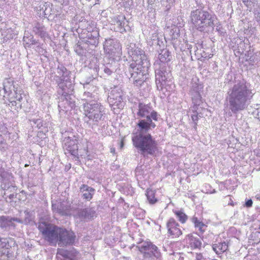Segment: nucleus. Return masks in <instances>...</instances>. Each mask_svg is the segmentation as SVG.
Listing matches in <instances>:
<instances>
[{"mask_svg": "<svg viewBox=\"0 0 260 260\" xmlns=\"http://www.w3.org/2000/svg\"><path fill=\"white\" fill-rule=\"evenodd\" d=\"M57 260H71L70 258H57Z\"/></svg>", "mask_w": 260, "mask_h": 260, "instance_id": "nucleus-48", "label": "nucleus"}, {"mask_svg": "<svg viewBox=\"0 0 260 260\" xmlns=\"http://www.w3.org/2000/svg\"><path fill=\"white\" fill-rule=\"evenodd\" d=\"M146 252H149L150 256L144 257V258L149 260H161V253L156 246L155 249L147 250Z\"/></svg>", "mask_w": 260, "mask_h": 260, "instance_id": "nucleus-24", "label": "nucleus"}, {"mask_svg": "<svg viewBox=\"0 0 260 260\" xmlns=\"http://www.w3.org/2000/svg\"><path fill=\"white\" fill-rule=\"evenodd\" d=\"M21 223L27 224L32 219V215L27 210L19 212Z\"/></svg>", "mask_w": 260, "mask_h": 260, "instance_id": "nucleus-23", "label": "nucleus"}, {"mask_svg": "<svg viewBox=\"0 0 260 260\" xmlns=\"http://www.w3.org/2000/svg\"><path fill=\"white\" fill-rule=\"evenodd\" d=\"M254 117L257 118L260 121V105L257 108L255 109L252 112Z\"/></svg>", "mask_w": 260, "mask_h": 260, "instance_id": "nucleus-38", "label": "nucleus"}, {"mask_svg": "<svg viewBox=\"0 0 260 260\" xmlns=\"http://www.w3.org/2000/svg\"><path fill=\"white\" fill-rule=\"evenodd\" d=\"M171 33H172V38H176L179 34V29L178 27H177L176 26H174V27L171 30Z\"/></svg>", "mask_w": 260, "mask_h": 260, "instance_id": "nucleus-39", "label": "nucleus"}, {"mask_svg": "<svg viewBox=\"0 0 260 260\" xmlns=\"http://www.w3.org/2000/svg\"><path fill=\"white\" fill-rule=\"evenodd\" d=\"M244 4L248 8L251 9L257 4L258 0H242Z\"/></svg>", "mask_w": 260, "mask_h": 260, "instance_id": "nucleus-36", "label": "nucleus"}, {"mask_svg": "<svg viewBox=\"0 0 260 260\" xmlns=\"http://www.w3.org/2000/svg\"><path fill=\"white\" fill-rule=\"evenodd\" d=\"M75 239L76 235L73 231L61 228L57 244L59 247L72 245Z\"/></svg>", "mask_w": 260, "mask_h": 260, "instance_id": "nucleus-9", "label": "nucleus"}, {"mask_svg": "<svg viewBox=\"0 0 260 260\" xmlns=\"http://www.w3.org/2000/svg\"><path fill=\"white\" fill-rule=\"evenodd\" d=\"M157 45H159L160 47H161V46H164V44L163 43V42L161 41L160 42L159 40H158V39H157V40H156V43Z\"/></svg>", "mask_w": 260, "mask_h": 260, "instance_id": "nucleus-46", "label": "nucleus"}, {"mask_svg": "<svg viewBox=\"0 0 260 260\" xmlns=\"http://www.w3.org/2000/svg\"><path fill=\"white\" fill-rule=\"evenodd\" d=\"M129 54L133 62L131 63L129 71L131 73L130 80L137 86H140L147 78L148 69L149 66L144 51L135 44L131 45L128 48Z\"/></svg>", "mask_w": 260, "mask_h": 260, "instance_id": "nucleus-2", "label": "nucleus"}, {"mask_svg": "<svg viewBox=\"0 0 260 260\" xmlns=\"http://www.w3.org/2000/svg\"><path fill=\"white\" fill-rule=\"evenodd\" d=\"M132 141L138 153L144 157L153 155L157 150V143L150 134L136 132L133 134Z\"/></svg>", "mask_w": 260, "mask_h": 260, "instance_id": "nucleus-3", "label": "nucleus"}, {"mask_svg": "<svg viewBox=\"0 0 260 260\" xmlns=\"http://www.w3.org/2000/svg\"><path fill=\"white\" fill-rule=\"evenodd\" d=\"M156 0H147V3L149 5H152L154 4Z\"/></svg>", "mask_w": 260, "mask_h": 260, "instance_id": "nucleus-47", "label": "nucleus"}, {"mask_svg": "<svg viewBox=\"0 0 260 260\" xmlns=\"http://www.w3.org/2000/svg\"><path fill=\"white\" fill-rule=\"evenodd\" d=\"M152 118H148L143 119H139L137 123L138 129L136 132L142 133H147L150 129L154 128L155 124L152 121Z\"/></svg>", "mask_w": 260, "mask_h": 260, "instance_id": "nucleus-15", "label": "nucleus"}, {"mask_svg": "<svg viewBox=\"0 0 260 260\" xmlns=\"http://www.w3.org/2000/svg\"><path fill=\"white\" fill-rule=\"evenodd\" d=\"M104 71L105 73H106V74H107L109 76L111 75L112 73V71L107 67H105L104 68Z\"/></svg>", "mask_w": 260, "mask_h": 260, "instance_id": "nucleus-43", "label": "nucleus"}, {"mask_svg": "<svg viewBox=\"0 0 260 260\" xmlns=\"http://www.w3.org/2000/svg\"><path fill=\"white\" fill-rule=\"evenodd\" d=\"M123 143L122 141H121L120 142V147L122 148L123 147Z\"/></svg>", "mask_w": 260, "mask_h": 260, "instance_id": "nucleus-50", "label": "nucleus"}, {"mask_svg": "<svg viewBox=\"0 0 260 260\" xmlns=\"http://www.w3.org/2000/svg\"><path fill=\"white\" fill-rule=\"evenodd\" d=\"M155 79L156 84L160 83L161 85L170 77V72L167 70L166 64H160L158 61L154 63Z\"/></svg>", "mask_w": 260, "mask_h": 260, "instance_id": "nucleus-8", "label": "nucleus"}, {"mask_svg": "<svg viewBox=\"0 0 260 260\" xmlns=\"http://www.w3.org/2000/svg\"><path fill=\"white\" fill-rule=\"evenodd\" d=\"M94 191V189L85 184L82 185L80 188L82 197L87 201L92 199Z\"/></svg>", "mask_w": 260, "mask_h": 260, "instance_id": "nucleus-20", "label": "nucleus"}, {"mask_svg": "<svg viewBox=\"0 0 260 260\" xmlns=\"http://www.w3.org/2000/svg\"><path fill=\"white\" fill-rule=\"evenodd\" d=\"M12 243H13V244H15L14 241L12 238L8 239L7 238H0V248L8 249L9 247L10 246L9 244Z\"/></svg>", "mask_w": 260, "mask_h": 260, "instance_id": "nucleus-30", "label": "nucleus"}, {"mask_svg": "<svg viewBox=\"0 0 260 260\" xmlns=\"http://www.w3.org/2000/svg\"><path fill=\"white\" fill-rule=\"evenodd\" d=\"M85 115L94 122L104 119L105 108L99 103L92 101L83 104Z\"/></svg>", "mask_w": 260, "mask_h": 260, "instance_id": "nucleus-6", "label": "nucleus"}, {"mask_svg": "<svg viewBox=\"0 0 260 260\" xmlns=\"http://www.w3.org/2000/svg\"><path fill=\"white\" fill-rule=\"evenodd\" d=\"M125 24V17H122V20L119 19L116 21V25H117V30L120 32L125 31V28L124 27Z\"/></svg>", "mask_w": 260, "mask_h": 260, "instance_id": "nucleus-33", "label": "nucleus"}, {"mask_svg": "<svg viewBox=\"0 0 260 260\" xmlns=\"http://www.w3.org/2000/svg\"><path fill=\"white\" fill-rule=\"evenodd\" d=\"M108 99L110 103L117 106L118 108L123 106L122 93L121 91L113 90L108 96Z\"/></svg>", "mask_w": 260, "mask_h": 260, "instance_id": "nucleus-17", "label": "nucleus"}, {"mask_svg": "<svg viewBox=\"0 0 260 260\" xmlns=\"http://www.w3.org/2000/svg\"><path fill=\"white\" fill-rule=\"evenodd\" d=\"M253 202L251 199L247 200L245 203L244 206L246 207L249 208L251 207L252 205Z\"/></svg>", "mask_w": 260, "mask_h": 260, "instance_id": "nucleus-42", "label": "nucleus"}, {"mask_svg": "<svg viewBox=\"0 0 260 260\" xmlns=\"http://www.w3.org/2000/svg\"><path fill=\"white\" fill-rule=\"evenodd\" d=\"M20 195L19 194H17V193H12V194H11L9 196V199L10 200L9 201V202L10 203H12V201H13V199H19V197L18 196H19ZM7 202H8V201H7Z\"/></svg>", "mask_w": 260, "mask_h": 260, "instance_id": "nucleus-41", "label": "nucleus"}, {"mask_svg": "<svg viewBox=\"0 0 260 260\" xmlns=\"http://www.w3.org/2000/svg\"><path fill=\"white\" fill-rule=\"evenodd\" d=\"M69 153H70L72 155L75 157H77L78 155V145L76 144V148H74L73 146L71 147H68V149H66Z\"/></svg>", "mask_w": 260, "mask_h": 260, "instance_id": "nucleus-37", "label": "nucleus"}, {"mask_svg": "<svg viewBox=\"0 0 260 260\" xmlns=\"http://www.w3.org/2000/svg\"><path fill=\"white\" fill-rule=\"evenodd\" d=\"M115 149L114 148H111V152L114 153L115 152Z\"/></svg>", "mask_w": 260, "mask_h": 260, "instance_id": "nucleus-49", "label": "nucleus"}, {"mask_svg": "<svg viewBox=\"0 0 260 260\" xmlns=\"http://www.w3.org/2000/svg\"><path fill=\"white\" fill-rule=\"evenodd\" d=\"M14 82L13 79L11 78H7L4 80V98L8 101L9 105L14 107L15 109L17 110L22 107V91L14 85Z\"/></svg>", "mask_w": 260, "mask_h": 260, "instance_id": "nucleus-5", "label": "nucleus"}, {"mask_svg": "<svg viewBox=\"0 0 260 260\" xmlns=\"http://www.w3.org/2000/svg\"><path fill=\"white\" fill-rule=\"evenodd\" d=\"M190 17L193 27L200 31H207L213 28L217 20L215 15L200 9L191 11Z\"/></svg>", "mask_w": 260, "mask_h": 260, "instance_id": "nucleus-4", "label": "nucleus"}, {"mask_svg": "<svg viewBox=\"0 0 260 260\" xmlns=\"http://www.w3.org/2000/svg\"><path fill=\"white\" fill-rule=\"evenodd\" d=\"M226 99L229 108L233 113L244 110L250 102L254 94L250 85L243 80L235 82L227 93Z\"/></svg>", "mask_w": 260, "mask_h": 260, "instance_id": "nucleus-1", "label": "nucleus"}, {"mask_svg": "<svg viewBox=\"0 0 260 260\" xmlns=\"http://www.w3.org/2000/svg\"><path fill=\"white\" fill-rule=\"evenodd\" d=\"M95 216V212L91 208L79 209L77 210L76 216L81 220L91 219Z\"/></svg>", "mask_w": 260, "mask_h": 260, "instance_id": "nucleus-19", "label": "nucleus"}, {"mask_svg": "<svg viewBox=\"0 0 260 260\" xmlns=\"http://www.w3.org/2000/svg\"><path fill=\"white\" fill-rule=\"evenodd\" d=\"M137 115L140 118H152L154 121L157 120V113L154 111H152V108L148 104L139 103Z\"/></svg>", "mask_w": 260, "mask_h": 260, "instance_id": "nucleus-11", "label": "nucleus"}, {"mask_svg": "<svg viewBox=\"0 0 260 260\" xmlns=\"http://www.w3.org/2000/svg\"><path fill=\"white\" fill-rule=\"evenodd\" d=\"M178 220L182 223L186 222L187 219V216L181 211H176L174 212Z\"/></svg>", "mask_w": 260, "mask_h": 260, "instance_id": "nucleus-35", "label": "nucleus"}, {"mask_svg": "<svg viewBox=\"0 0 260 260\" xmlns=\"http://www.w3.org/2000/svg\"><path fill=\"white\" fill-rule=\"evenodd\" d=\"M78 143V141L71 137H66L63 140V145L64 148L68 149V147H71L73 146L76 148V144Z\"/></svg>", "mask_w": 260, "mask_h": 260, "instance_id": "nucleus-26", "label": "nucleus"}, {"mask_svg": "<svg viewBox=\"0 0 260 260\" xmlns=\"http://www.w3.org/2000/svg\"><path fill=\"white\" fill-rule=\"evenodd\" d=\"M12 224V220L9 218L4 216H0V228L3 229H6Z\"/></svg>", "mask_w": 260, "mask_h": 260, "instance_id": "nucleus-29", "label": "nucleus"}, {"mask_svg": "<svg viewBox=\"0 0 260 260\" xmlns=\"http://www.w3.org/2000/svg\"><path fill=\"white\" fill-rule=\"evenodd\" d=\"M168 234L173 238L179 237L182 234L180 225L174 218H170L167 222Z\"/></svg>", "mask_w": 260, "mask_h": 260, "instance_id": "nucleus-13", "label": "nucleus"}, {"mask_svg": "<svg viewBox=\"0 0 260 260\" xmlns=\"http://www.w3.org/2000/svg\"><path fill=\"white\" fill-rule=\"evenodd\" d=\"M53 212L61 215H67L69 214V206L65 202L55 201L52 203Z\"/></svg>", "mask_w": 260, "mask_h": 260, "instance_id": "nucleus-16", "label": "nucleus"}, {"mask_svg": "<svg viewBox=\"0 0 260 260\" xmlns=\"http://www.w3.org/2000/svg\"><path fill=\"white\" fill-rule=\"evenodd\" d=\"M172 55L171 52L167 49H164L161 50V52L159 53L158 59L160 62L162 64H165L170 61L171 59Z\"/></svg>", "mask_w": 260, "mask_h": 260, "instance_id": "nucleus-22", "label": "nucleus"}, {"mask_svg": "<svg viewBox=\"0 0 260 260\" xmlns=\"http://www.w3.org/2000/svg\"><path fill=\"white\" fill-rule=\"evenodd\" d=\"M191 221L194 223L195 228L198 229L201 234L205 232L207 226L203 222L198 220L197 217L193 216L191 218Z\"/></svg>", "mask_w": 260, "mask_h": 260, "instance_id": "nucleus-27", "label": "nucleus"}, {"mask_svg": "<svg viewBox=\"0 0 260 260\" xmlns=\"http://www.w3.org/2000/svg\"><path fill=\"white\" fill-rule=\"evenodd\" d=\"M9 219L12 220V221H16L17 222L21 223V219H20V216H19V217H18V218H17V217L16 218H9Z\"/></svg>", "mask_w": 260, "mask_h": 260, "instance_id": "nucleus-45", "label": "nucleus"}, {"mask_svg": "<svg viewBox=\"0 0 260 260\" xmlns=\"http://www.w3.org/2000/svg\"><path fill=\"white\" fill-rule=\"evenodd\" d=\"M197 110H198V106H193V107L192 108L193 114L191 115V117L192 121L194 123V128L195 129L197 128V121L199 120V117H201V116L198 115V113L197 112Z\"/></svg>", "mask_w": 260, "mask_h": 260, "instance_id": "nucleus-34", "label": "nucleus"}, {"mask_svg": "<svg viewBox=\"0 0 260 260\" xmlns=\"http://www.w3.org/2000/svg\"><path fill=\"white\" fill-rule=\"evenodd\" d=\"M87 38L91 40L89 41L91 44L94 45L98 43V40L99 37V30L97 28L92 30V32L87 35Z\"/></svg>", "mask_w": 260, "mask_h": 260, "instance_id": "nucleus-28", "label": "nucleus"}, {"mask_svg": "<svg viewBox=\"0 0 260 260\" xmlns=\"http://www.w3.org/2000/svg\"><path fill=\"white\" fill-rule=\"evenodd\" d=\"M203 86L202 84L194 83L190 91L193 106H198L201 102V93L203 91Z\"/></svg>", "mask_w": 260, "mask_h": 260, "instance_id": "nucleus-14", "label": "nucleus"}, {"mask_svg": "<svg viewBox=\"0 0 260 260\" xmlns=\"http://www.w3.org/2000/svg\"><path fill=\"white\" fill-rule=\"evenodd\" d=\"M137 248L141 253H143V257H150L149 252H146L147 250L155 249L156 246L152 244L150 241H143L137 246Z\"/></svg>", "mask_w": 260, "mask_h": 260, "instance_id": "nucleus-18", "label": "nucleus"}, {"mask_svg": "<svg viewBox=\"0 0 260 260\" xmlns=\"http://www.w3.org/2000/svg\"><path fill=\"white\" fill-rule=\"evenodd\" d=\"M228 245L225 242L218 243L213 246V249L217 254H220L228 250Z\"/></svg>", "mask_w": 260, "mask_h": 260, "instance_id": "nucleus-25", "label": "nucleus"}, {"mask_svg": "<svg viewBox=\"0 0 260 260\" xmlns=\"http://www.w3.org/2000/svg\"><path fill=\"white\" fill-rule=\"evenodd\" d=\"M86 94L88 96V95L90 94V93H89V92H88V93H86L85 92V93H84V95H86Z\"/></svg>", "mask_w": 260, "mask_h": 260, "instance_id": "nucleus-51", "label": "nucleus"}, {"mask_svg": "<svg viewBox=\"0 0 260 260\" xmlns=\"http://www.w3.org/2000/svg\"><path fill=\"white\" fill-rule=\"evenodd\" d=\"M38 229L42 234L44 239L51 245H55L58 243L60 228L42 222L38 225Z\"/></svg>", "mask_w": 260, "mask_h": 260, "instance_id": "nucleus-7", "label": "nucleus"}, {"mask_svg": "<svg viewBox=\"0 0 260 260\" xmlns=\"http://www.w3.org/2000/svg\"><path fill=\"white\" fill-rule=\"evenodd\" d=\"M67 97H68V98H70V95H67Z\"/></svg>", "mask_w": 260, "mask_h": 260, "instance_id": "nucleus-53", "label": "nucleus"}, {"mask_svg": "<svg viewBox=\"0 0 260 260\" xmlns=\"http://www.w3.org/2000/svg\"><path fill=\"white\" fill-rule=\"evenodd\" d=\"M33 32L42 38H45L47 36L46 28L42 24L39 23H36L34 24Z\"/></svg>", "mask_w": 260, "mask_h": 260, "instance_id": "nucleus-21", "label": "nucleus"}, {"mask_svg": "<svg viewBox=\"0 0 260 260\" xmlns=\"http://www.w3.org/2000/svg\"><path fill=\"white\" fill-rule=\"evenodd\" d=\"M58 2L62 5L67 6L69 4V0H58Z\"/></svg>", "mask_w": 260, "mask_h": 260, "instance_id": "nucleus-44", "label": "nucleus"}, {"mask_svg": "<svg viewBox=\"0 0 260 260\" xmlns=\"http://www.w3.org/2000/svg\"><path fill=\"white\" fill-rule=\"evenodd\" d=\"M104 50L112 57H119L121 54V47L117 42L113 39L106 40Z\"/></svg>", "mask_w": 260, "mask_h": 260, "instance_id": "nucleus-10", "label": "nucleus"}, {"mask_svg": "<svg viewBox=\"0 0 260 260\" xmlns=\"http://www.w3.org/2000/svg\"><path fill=\"white\" fill-rule=\"evenodd\" d=\"M57 254L61 255L63 257V258H69L68 257L69 252L67 250L59 249L58 250Z\"/></svg>", "mask_w": 260, "mask_h": 260, "instance_id": "nucleus-40", "label": "nucleus"}, {"mask_svg": "<svg viewBox=\"0 0 260 260\" xmlns=\"http://www.w3.org/2000/svg\"><path fill=\"white\" fill-rule=\"evenodd\" d=\"M57 73L61 76L60 77V82L58 84V85L63 91L62 95L64 94L66 96L68 94V92L66 91L65 87H68L69 89H71L72 87V85L71 81H68L67 79H66L70 74V72L68 71L67 69L63 66H58L57 68Z\"/></svg>", "mask_w": 260, "mask_h": 260, "instance_id": "nucleus-12", "label": "nucleus"}, {"mask_svg": "<svg viewBox=\"0 0 260 260\" xmlns=\"http://www.w3.org/2000/svg\"><path fill=\"white\" fill-rule=\"evenodd\" d=\"M146 196L150 204H154L157 201V200L155 198V193L154 190L147 189L146 192Z\"/></svg>", "mask_w": 260, "mask_h": 260, "instance_id": "nucleus-32", "label": "nucleus"}, {"mask_svg": "<svg viewBox=\"0 0 260 260\" xmlns=\"http://www.w3.org/2000/svg\"><path fill=\"white\" fill-rule=\"evenodd\" d=\"M187 236L189 239L190 244L191 246L193 247L194 248H198L201 247L202 243L199 239L194 237L191 235H188Z\"/></svg>", "mask_w": 260, "mask_h": 260, "instance_id": "nucleus-31", "label": "nucleus"}, {"mask_svg": "<svg viewBox=\"0 0 260 260\" xmlns=\"http://www.w3.org/2000/svg\"><path fill=\"white\" fill-rule=\"evenodd\" d=\"M229 204L231 205H232V206H233V205H234V204H233L232 203H229Z\"/></svg>", "mask_w": 260, "mask_h": 260, "instance_id": "nucleus-52", "label": "nucleus"}]
</instances>
